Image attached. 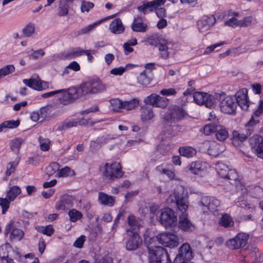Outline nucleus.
<instances>
[{"label": "nucleus", "mask_w": 263, "mask_h": 263, "mask_svg": "<svg viewBox=\"0 0 263 263\" xmlns=\"http://www.w3.org/2000/svg\"><path fill=\"white\" fill-rule=\"evenodd\" d=\"M106 85L99 78L92 79L83 83L78 87H72L65 92L64 99L68 101H74L87 94H96L105 91Z\"/></svg>", "instance_id": "obj_1"}, {"label": "nucleus", "mask_w": 263, "mask_h": 263, "mask_svg": "<svg viewBox=\"0 0 263 263\" xmlns=\"http://www.w3.org/2000/svg\"><path fill=\"white\" fill-rule=\"evenodd\" d=\"M214 100V107L219 102L220 110L222 112L231 114L235 112L236 108V103L233 97L227 96L224 92L215 93Z\"/></svg>", "instance_id": "obj_2"}, {"label": "nucleus", "mask_w": 263, "mask_h": 263, "mask_svg": "<svg viewBox=\"0 0 263 263\" xmlns=\"http://www.w3.org/2000/svg\"><path fill=\"white\" fill-rule=\"evenodd\" d=\"M147 42L149 45L158 47L160 52V57L162 58L167 59L169 58L171 50L170 46L172 44L162 36L152 35L148 38Z\"/></svg>", "instance_id": "obj_3"}, {"label": "nucleus", "mask_w": 263, "mask_h": 263, "mask_svg": "<svg viewBox=\"0 0 263 263\" xmlns=\"http://www.w3.org/2000/svg\"><path fill=\"white\" fill-rule=\"evenodd\" d=\"M102 173L104 177L111 181L120 178L123 175L121 165L117 162H114L111 164L106 163L103 167Z\"/></svg>", "instance_id": "obj_4"}, {"label": "nucleus", "mask_w": 263, "mask_h": 263, "mask_svg": "<svg viewBox=\"0 0 263 263\" xmlns=\"http://www.w3.org/2000/svg\"><path fill=\"white\" fill-rule=\"evenodd\" d=\"M186 116L187 114L182 107L175 105L169 107L163 119L166 122L175 123L184 119Z\"/></svg>", "instance_id": "obj_5"}, {"label": "nucleus", "mask_w": 263, "mask_h": 263, "mask_svg": "<svg viewBox=\"0 0 263 263\" xmlns=\"http://www.w3.org/2000/svg\"><path fill=\"white\" fill-rule=\"evenodd\" d=\"M152 254L150 263H171L167 251L161 247H155L149 250Z\"/></svg>", "instance_id": "obj_6"}, {"label": "nucleus", "mask_w": 263, "mask_h": 263, "mask_svg": "<svg viewBox=\"0 0 263 263\" xmlns=\"http://www.w3.org/2000/svg\"><path fill=\"white\" fill-rule=\"evenodd\" d=\"M215 94L210 95L206 92H195L193 95L195 102L198 105H204L208 108H214Z\"/></svg>", "instance_id": "obj_7"}, {"label": "nucleus", "mask_w": 263, "mask_h": 263, "mask_svg": "<svg viewBox=\"0 0 263 263\" xmlns=\"http://www.w3.org/2000/svg\"><path fill=\"white\" fill-rule=\"evenodd\" d=\"M220 205V201L214 197L204 196L202 197L200 205L203 213L214 211Z\"/></svg>", "instance_id": "obj_8"}, {"label": "nucleus", "mask_w": 263, "mask_h": 263, "mask_svg": "<svg viewBox=\"0 0 263 263\" xmlns=\"http://www.w3.org/2000/svg\"><path fill=\"white\" fill-rule=\"evenodd\" d=\"M249 236L246 233H239L234 238L226 242V246L231 250L238 249L243 247L247 243Z\"/></svg>", "instance_id": "obj_9"}, {"label": "nucleus", "mask_w": 263, "mask_h": 263, "mask_svg": "<svg viewBox=\"0 0 263 263\" xmlns=\"http://www.w3.org/2000/svg\"><path fill=\"white\" fill-rule=\"evenodd\" d=\"M174 197L178 209L182 213H186L189 206L187 197L184 195L181 188L180 191L175 190L173 195L170 196V198Z\"/></svg>", "instance_id": "obj_10"}, {"label": "nucleus", "mask_w": 263, "mask_h": 263, "mask_svg": "<svg viewBox=\"0 0 263 263\" xmlns=\"http://www.w3.org/2000/svg\"><path fill=\"white\" fill-rule=\"evenodd\" d=\"M160 221L165 227H171L177 221V215L175 212L169 208L162 210L160 216Z\"/></svg>", "instance_id": "obj_11"}, {"label": "nucleus", "mask_w": 263, "mask_h": 263, "mask_svg": "<svg viewBox=\"0 0 263 263\" xmlns=\"http://www.w3.org/2000/svg\"><path fill=\"white\" fill-rule=\"evenodd\" d=\"M157 238L159 242L165 247L173 248L178 245V237L172 233H162L158 235Z\"/></svg>", "instance_id": "obj_12"}, {"label": "nucleus", "mask_w": 263, "mask_h": 263, "mask_svg": "<svg viewBox=\"0 0 263 263\" xmlns=\"http://www.w3.org/2000/svg\"><path fill=\"white\" fill-rule=\"evenodd\" d=\"M234 99L236 101L237 104L240 108L245 110H247L250 104V101L248 97V89L243 88L236 92L235 95Z\"/></svg>", "instance_id": "obj_13"}, {"label": "nucleus", "mask_w": 263, "mask_h": 263, "mask_svg": "<svg viewBox=\"0 0 263 263\" xmlns=\"http://www.w3.org/2000/svg\"><path fill=\"white\" fill-rule=\"evenodd\" d=\"M188 170L194 175L202 177L208 172V164L201 161H194L188 166Z\"/></svg>", "instance_id": "obj_14"}, {"label": "nucleus", "mask_w": 263, "mask_h": 263, "mask_svg": "<svg viewBox=\"0 0 263 263\" xmlns=\"http://www.w3.org/2000/svg\"><path fill=\"white\" fill-rule=\"evenodd\" d=\"M23 83L27 86L38 91H41L48 88V82L42 81L38 77L36 78H31L29 79H24Z\"/></svg>", "instance_id": "obj_15"}, {"label": "nucleus", "mask_w": 263, "mask_h": 263, "mask_svg": "<svg viewBox=\"0 0 263 263\" xmlns=\"http://www.w3.org/2000/svg\"><path fill=\"white\" fill-rule=\"evenodd\" d=\"M202 144L209 155L213 156L216 157L224 151L223 146L214 141H205Z\"/></svg>", "instance_id": "obj_16"}, {"label": "nucleus", "mask_w": 263, "mask_h": 263, "mask_svg": "<svg viewBox=\"0 0 263 263\" xmlns=\"http://www.w3.org/2000/svg\"><path fill=\"white\" fill-rule=\"evenodd\" d=\"M127 222L129 228L126 230L127 234H138L141 226L140 219L134 215H129L127 217Z\"/></svg>", "instance_id": "obj_17"}, {"label": "nucleus", "mask_w": 263, "mask_h": 263, "mask_svg": "<svg viewBox=\"0 0 263 263\" xmlns=\"http://www.w3.org/2000/svg\"><path fill=\"white\" fill-rule=\"evenodd\" d=\"M129 238L126 243V248L127 250L133 251L137 249L142 243L139 234H133V235H127Z\"/></svg>", "instance_id": "obj_18"}, {"label": "nucleus", "mask_w": 263, "mask_h": 263, "mask_svg": "<svg viewBox=\"0 0 263 263\" xmlns=\"http://www.w3.org/2000/svg\"><path fill=\"white\" fill-rule=\"evenodd\" d=\"M179 227L184 231H193L195 227L188 218V215L186 213H182L179 216Z\"/></svg>", "instance_id": "obj_19"}, {"label": "nucleus", "mask_w": 263, "mask_h": 263, "mask_svg": "<svg viewBox=\"0 0 263 263\" xmlns=\"http://www.w3.org/2000/svg\"><path fill=\"white\" fill-rule=\"evenodd\" d=\"M215 22L216 20L214 16H205L198 22V29L200 32H204L210 29Z\"/></svg>", "instance_id": "obj_20"}, {"label": "nucleus", "mask_w": 263, "mask_h": 263, "mask_svg": "<svg viewBox=\"0 0 263 263\" xmlns=\"http://www.w3.org/2000/svg\"><path fill=\"white\" fill-rule=\"evenodd\" d=\"M226 179L229 181L230 184L235 185L237 190L241 189L243 193L246 190V189L239 180L238 175L235 170H229V174Z\"/></svg>", "instance_id": "obj_21"}, {"label": "nucleus", "mask_w": 263, "mask_h": 263, "mask_svg": "<svg viewBox=\"0 0 263 263\" xmlns=\"http://www.w3.org/2000/svg\"><path fill=\"white\" fill-rule=\"evenodd\" d=\"M73 205V199L71 196L66 195L56 203L55 209L57 210H67Z\"/></svg>", "instance_id": "obj_22"}, {"label": "nucleus", "mask_w": 263, "mask_h": 263, "mask_svg": "<svg viewBox=\"0 0 263 263\" xmlns=\"http://www.w3.org/2000/svg\"><path fill=\"white\" fill-rule=\"evenodd\" d=\"M142 17L137 16L134 17L131 28L133 31L137 32H145L147 30V24L142 22Z\"/></svg>", "instance_id": "obj_23"}, {"label": "nucleus", "mask_w": 263, "mask_h": 263, "mask_svg": "<svg viewBox=\"0 0 263 263\" xmlns=\"http://www.w3.org/2000/svg\"><path fill=\"white\" fill-rule=\"evenodd\" d=\"M81 121L75 119H66L57 125V130L62 131L69 128L76 127L78 124L80 125L85 124L86 123H80Z\"/></svg>", "instance_id": "obj_24"}, {"label": "nucleus", "mask_w": 263, "mask_h": 263, "mask_svg": "<svg viewBox=\"0 0 263 263\" xmlns=\"http://www.w3.org/2000/svg\"><path fill=\"white\" fill-rule=\"evenodd\" d=\"M249 142L252 150L255 153L263 145V138L256 135L249 138Z\"/></svg>", "instance_id": "obj_25"}, {"label": "nucleus", "mask_w": 263, "mask_h": 263, "mask_svg": "<svg viewBox=\"0 0 263 263\" xmlns=\"http://www.w3.org/2000/svg\"><path fill=\"white\" fill-rule=\"evenodd\" d=\"M109 30L114 34H119L124 31V27L120 18H117L114 20L109 25Z\"/></svg>", "instance_id": "obj_26"}, {"label": "nucleus", "mask_w": 263, "mask_h": 263, "mask_svg": "<svg viewBox=\"0 0 263 263\" xmlns=\"http://www.w3.org/2000/svg\"><path fill=\"white\" fill-rule=\"evenodd\" d=\"M153 108L147 105L141 106L140 109V117L142 121H147L152 120L154 117Z\"/></svg>", "instance_id": "obj_27"}, {"label": "nucleus", "mask_w": 263, "mask_h": 263, "mask_svg": "<svg viewBox=\"0 0 263 263\" xmlns=\"http://www.w3.org/2000/svg\"><path fill=\"white\" fill-rule=\"evenodd\" d=\"M152 80L151 72L147 70H143L137 77L138 83L143 86H146L149 84Z\"/></svg>", "instance_id": "obj_28"}, {"label": "nucleus", "mask_w": 263, "mask_h": 263, "mask_svg": "<svg viewBox=\"0 0 263 263\" xmlns=\"http://www.w3.org/2000/svg\"><path fill=\"white\" fill-rule=\"evenodd\" d=\"M98 201L101 204L108 206H112L115 204L114 198L103 192L99 193Z\"/></svg>", "instance_id": "obj_29"}, {"label": "nucleus", "mask_w": 263, "mask_h": 263, "mask_svg": "<svg viewBox=\"0 0 263 263\" xmlns=\"http://www.w3.org/2000/svg\"><path fill=\"white\" fill-rule=\"evenodd\" d=\"M259 123L258 120H255L253 117L248 122L245 127V135L247 137L249 136L255 129H256L257 124Z\"/></svg>", "instance_id": "obj_30"}, {"label": "nucleus", "mask_w": 263, "mask_h": 263, "mask_svg": "<svg viewBox=\"0 0 263 263\" xmlns=\"http://www.w3.org/2000/svg\"><path fill=\"white\" fill-rule=\"evenodd\" d=\"M247 138L245 133H239L237 131L234 130L232 133V143L234 146H237Z\"/></svg>", "instance_id": "obj_31"}, {"label": "nucleus", "mask_w": 263, "mask_h": 263, "mask_svg": "<svg viewBox=\"0 0 263 263\" xmlns=\"http://www.w3.org/2000/svg\"><path fill=\"white\" fill-rule=\"evenodd\" d=\"M68 92L67 91H65V89H60L58 90L52 91L48 92H46L42 95V97L44 98H47L53 96V95L58 93H61L62 97L60 98V100L61 102L64 104H68L70 102H72L73 101H68L64 99V96L65 92Z\"/></svg>", "instance_id": "obj_32"}, {"label": "nucleus", "mask_w": 263, "mask_h": 263, "mask_svg": "<svg viewBox=\"0 0 263 263\" xmlns=\"http://www.w3.org/2000/svg\"><path fill=\"white\" fill-rule=\"evenodd\" d=\"M216 139L220 141H223L229 136L227 129L221 125H218L215 132Z\"/></svg>", "instance_id": "obj_33"}, {"label": "nucleus", "mask_w": 263, "mask_h": 263, "mask_svg": "<svg viewBox=\"0 0 263 263\" xmlns=\"http://www.w3.org/2000/svg\"><path fill=\"white\" fill-rule=\"evenodd\" d=\"M180 154L186 158H191L196 155V150L190 146L180 147L179 149Z\"/></svg>", "instance_id": "obj_34"}, {"label": "nucleus", "mask_w": 263, "mask_h": 263, "mask_svg": "<svg viewBox=\"0 0 263 263\" xmlns=\"http://www.w3.org/2000/svg\"><path fill=\"white\" fill-rule=\"evenodd\" d=\"M156 8L153 2L151 1L143 2L142 5L138 7L137 9L139 12L145 14L148 12H153Z\"/></svg>", "instance_id": "obj_35"}, {"label": "nucleus", "mask_w": 263, "mask_h": 263, "mask_svg": "<svg viewBox=\"0 0 263 263\" xmlns=\"http://www.w3.org/2000/svg\"><path fill=\"white\" fill-rule=\"evenodd\" d=\"M216 170L219 176L223 178L226 179L229 174V170L227 165L222 163H218L216 165Z\"/></svg>", "instance_id": "obj_36"}, {"label": "nucleus", "mask_w": 263, "mask_h": 263, "mask_svg": "<svg viewBox=\"0 0 263 263\" xmlns=\"http://www.w3.org/2000/svg\"><path fill=\"white\" fill-rule=\"evenodd\" d=\"M85 50L80 47L73 48L65 55L67 59H72L80 57L84 53Z\"/></svg>", "instance_id": "obj_37"}, {"label": "nucleus", "mask_w": 263, "mask_h": 263, "mask_svg": "<svg viewBox=\"0 0 263 263\" xmlns=\"http://www.w3.org/2000/svg\"><path fill=\"white\" fill-rule=\"evenodd\" d=\"M70 3L68 0H60L59 15L61 16H65L68 13L69 5Z\"/></svg>", "instance_id": "obj_38"}, {"label": "nucleus", "mask_w": 263, "mask_h": 263, "mask_svg": "<svg viewBox=\"0 0 263 263\" xmlns=\"http://www.w3.org/2000/svg\"><path fill=\"white\" fill-rule=\"evenodd\" d=\"M20 124L19 120H8L3 122L0 124V132H2L5 128H14Z\"/></svg>", "instance_id": "obj_39"}, {"label": "nucleus", "mask_w": 263, "mask_h": 263, "mask_svg": "<svg viewBox=\"0 0 263 263\" xmlns=\"http://www.w3.org/2000/svg\"><path fill=\"white\" fill-rule=\"evenodd\" d=\"M21 189L19 186L14 185L12 186L7 193V197L8 199L12 201L21 193Z\"/></svg>", "instance_id": "obj_40"}, {"label": "nucleus", "mask_w": 263, "mask_h": 263, "mask_svg": "<svg viewBox=\"0 0 263 263\" xmlns=\"http://www.w3.org/2000/svg\"><path fill=\"white\" fill-rule=\"evenodd\" d=\"M139 100L134 98L128 101H123V109L127 110L134 109L138 105Z\"/></svg>", "instance_id": "obj_41"}, {"label": "nucleus", "mask_w": 263, "mask_h": 263, "mask_svg": "<svg viewBox=\"0 0 263 263\" xmlns=\"http://www.w3.org/2000/svg\"><path fill=\"white\" fill-rule=\"evenodd\" d=\"M219 222L221 226L224 228H228L233 226L234 224V221L232 218L227 214L222 216Z\"/></svg>", "instance_id": "obj_42"}, {"label": "nucleus", "mask_w": 263, "mask_h": 263, "mask_svg": "<svg viewBox=\"0 0 263 263\" xmlns=\"http://www.w3.org/2000/svg\"><path fill=\"white\" fill-rule=\"evenodd\" d=\"M35 32V25L30 23L28 24L23 29V35L24 37H30Z\"/></svg>", "instance_id": "obj_43"}, {"label": "nucleus", "mask_w": 263, "mask_h": 263, "mask_svg": "<svg viewBox=\"0 0 263 263\" xmlns=\"http://www.w3.org/2000/svg\"><path fill=\"white\" fill-rule=\"evenodd\" d=\"M158 100V95L152 93L144 99L145 105H150L153 107H156L157 101Z\"/></svg>", "instance_id": "obj_44"}, {"label": "nucleus", "mask_w": 263, "mask_h": 263, "mask_svg": "<svg viewBox=\"0 0 263 263\" xmlns=\"http://www.w3.org/2000/svg\"><path fill=\"white\" fill-rule=\"evenodd\" d=\"M112 110L119 112L121 109H123V101L117 98L112 99L110 100Z\"/></svg>", "instance_id": "obj_45"}, {"label": "nucleus", "mask_w": 263, "mask_h": 263, "mask_svg": "<svg viewBox=\"0 0 263 263\" xmlns=\"http://www.w3.org/2000/svg\"><path fill=\"white\" fill-rule=\"evenodd\" d=\"M134 65L131 64H127L125 67H119L117 68H115L110 70V74L115 75V76H121L126 69H128L129 67H134Z\"/></svg>", "instance_id": "obj_46"}, {"label": "nucleus", "mask_w": 263, "mask_h": 263, "mask_svg": "<svg viewBox=\"0 0 263 263\" xmlns=\"http://www.w3.org/2000/svg\"><path fill=\"white\" fill-rule=\"evenodd\" d=\"M24 235V232L20 229H14L11 232L10 238L16 241H20Z\"/></svg>", "instance_id": "obj_47"}, {"label": "nucleus", "mask_w": 263, "mask_h": 263, "mask_svg": "<svg viewBox=\"0 0 263 263\" xmlns=\"http://www.w3.org/2000/svg\"><path fill=\"white\" fill-rule=\"evenodd\" d=\"M15 70V67L13 65H8L0 69V79L4 77L9 74Z\"/></svg>", "instance_id": "obj_48"}, {"label": "nucleus", "mask_w": 263, "mask_h": 263, "mask_svg": "<svg viewBox=\"0 0 263 263\" xmlns=\"http://www.w3.org/2000/svg\"><path fill=\"white\" fill-rule=\"evenodd\" d=\"M60 165L58 162H54L51 163L46 168V173L48 176H51L56 172L59 171Z\"/></svg>", "instance_id": "obj_49"}, {"label": "nucleus", "mask_w": 263, "mask_h": 263, "mask_svg": "<svg viewBox=\"0 0 263 263\" xmlns=\"http://www.w3.org/2000/svg\"><path fill=\"white\" fill-rule=\"evenodd\" d=\"M37 230L39 232L49 236L52 235L54 232V229L51 225L38 227Z\"/></svg>", "instance_id": "obj_50"}, {"label": "nucleus", "mask_w": 263, "mask_h": 263, "mask_svg": "<svg viewBox=\"0 0 263 263\" xmlns=\"http://www.w3.org/2000/svg\"><path fill=\"white\" fill-rule=\"evenodd\" d=\"M68 215L70 220L72 222H76L82 217V213L76 209L70 210L68 212Z\"/></svg>", "instance_id": "obj_51"}, {"label": "nucleus", "mask_w": 263, "mask_h": 263, "mask_svg": "<svg viewBox=\"0 0 263 263\" xmlns=\"http://www.w3.org/2000/svg\"><path fill=\"white\" fill-rule=\"evenodd\" d=\"M38 140L42 151H47L49 149V145L50 143L49 139H44L42 137H39Z\"/></svg>", "instance_id": "obj_52"}, {"label": "nucleus", "mask_w": 263, "mask_h": 263, "mask_svg": "<svg viewBox=\"0 0 263 263\" xmlns=\"http://www.w3.org/2000/svg\"><path fill=\"white\" fill-rule=\"evenodd\" d=\"M169 100L166 97H161L158 95L156 107L165 108L168 104Z\"/></svg>", "instance_id": "obj_53"}, {"label": "nucleus", "mask_w": 263, "mask_h": 263, "mask_svg": "<svg viewBox=\"0 0 263 263\" xmlns=\"http://www.w3.org/2000/svg\"><path fill=\"white\" fill-rule=\"evenodd\" d=\"M217 126L214 123H210L205 125L203 127L204 134L209 135L213 133H215Z\"/></svg>", "instance_id": "obj_54"}, {"label": "nucleus", "mask_w": 263, "mask_h": 263, "mask_svg": "<svg viewBox=\"0 0 263 263\" xmlns=\"http://www.w3.org/2000/svg\"><path fill=\"white\" fill-rule=\"evenodd\" d=\"M99 23V22H95L85 27L79 31L78 34L81 35L89 33L91 31L93 30Z\"/></svg>", "instance_id": "obj_55"}, {"label": "nucleus", "mask_w": 263, "mask_h": 263, "mask_svg": "<svg viewBox=\"0 0 263 263\" xmlns=\"http://www.w3.org/2000/svg\"><path fill=\"white\" fill-rule=\"evenodd\" d=\"M225 25L231 26L232 27H235L236 26H243L241 21H239L235 17H232L225 22Z\"/></svg>", "instance_id": "obj_56"}, {"label": "nucleus", "mask_w": 263, "mask_h": 263, "mask_svg": "<svg viewBox=\"0 0 263 263\" xmlns=\"http://www.w3.org/2000/svg\"><path fill=\"white\" fill-rule=\"evenodd\" d=\"M23 140L21 138H16L11 142V148L14 152H18Z\"/></svg>", "instance_id": "obj_57"}, {"label": "nucleus", "mask_w": 263, "mask_h": 263, "mask_svg": "<svg viewBox=\"0 0 263 263\" xmlns=\"http://www.w3.org/2000/svg\"><path fill=\"white\" fill-rule=\"evenodd\" d=\"M94 7V4L90 2L82 1L81 2V10L82 12H88L90 9Z\"/></svg>", "instance_id": "obj_58"}, {"label": "nucleus", "mask_w": 263, "mask_h": 263, "mask_svg": "<svg viewBox=\"0 0 263 263\" xmlns=\"http://www.w3.org/2000/svg\"><path fill=\"white\" fill-rule=\"evenodd\" d=\"M0 205L2 208V213L5 214L10 206V202L7 198H0Z\"/></svg>", "instance_id": "obj_59"}, {"label": "nucleus", "mask_w": 263, "mask_h": 263, "mask_svg": "<svg viewBox=\"0 0 263 263\" xmlns=\"http://www.w3.org/2000/svg\"><path fill=\"white\" fill-rule=\"evenodd\" d=\"M44 54L45 52L43 49H39L32 50V53L29 54V57L33 59H37L42 57Z\"/></svg>", "instance_id": "obj_60"}, {"label": "nucleus", "mask_w": 263, "mask_h": 263, "mask_svg": "<svg viewBox=\"0 0 263 263\" xmlns=\"http://www.w3.org/2000/svg\"><path fill=\"white\" fill-rule=\"evenodd\" d=\"M85 241V236L84 235H81L74 242L73 246L77 248H81L83 247Z\"/></svg>", "instance_id": "obj_61"}, {"label": "nucleus", "mask_w": 263, "mask_h": 263, "mask_svg": "<svg viewBox=\"0 0 263 263\" xmlns=\"http://www.w3.org/2000/svg\"><path fill=\"white\" fill-rule=\"evenodd\" d=\"M160 94L163 96H174L176 94V90L173 88L163 89L160 91Z\"/></svg>", "instance_id": "obj_62"}, {"label": "nucleus", "mask_w": 263, "mask_h": 263, "mask_svg": "<svg viewBox=\"0 0 263 263\" xmlns=\"http://www.w3.org/2000/svg\"><path fill=\"white\" fill-rule=\"evenodd\" d=\"M17 163L14 164V162H9L7 166V170L6 171V174L7 176H10L12 173H13L15 169V166Z\"/></svg>", "instance_id": "obj_63"}, {"label": "nucleus", "mask_w": 263, "mask_h": 263, "mask_svg": "<svg viewBox=\"0 0 263 263\" xmlns=\"http://www.w3.org/2000/svg\"><path fill=\"white\" fill-rule=\"evenodd\" d=\"M70 172V168L68 166H65L64 168L59 170L58 176L60 177H67L69 175Z\"/></svg>", "instance_id": "obj_64"}]
</instances>
